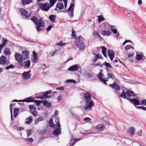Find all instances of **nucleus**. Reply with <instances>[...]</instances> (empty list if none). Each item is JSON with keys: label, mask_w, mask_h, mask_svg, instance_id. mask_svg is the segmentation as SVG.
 I'll list each match as a JSON object with an SVG mask.
<instances>
[{"label": "nucleus", "mask_w": 146, "mask_h": 146, "mask_svg": "<svg viewBox=\"0 0 146 146\" xmlns=\"http://www.w3.org/2000/svg\"><path fill=\"white\" fill-rule=\"evenodd\" d=\"M142 133V131L141 130H139L137 133V135L138 136H141V133Z\"/></svg>", "instance_id": "4d7b16f0"}, {"label": "nucleus", "mask_w": 146, "mask_h": 146, "mask_svg": "<svg viewBox=\"0 0 146 146\" xmlns=\"http://www.w3.org/2000/svg\"><path fill=\"white\" fill-rule=\"evenodd\" d=\"M42 104L44 106L49 108H50L51 107L50 103L47 101H43Z\"/></svg>", "instance_id": "a878e982"}, {"label": "nucleus", "mask_w": 146, "mask_h": 146, "mask_svg": "<svg viewBox=\"0 0 146 146\" xmlns=\"http://www.w3.org/2000/svg\"><path fill=\"white\" fill-rule=\"evenodd\" d=\"M94 54L96 55V56L95 58L94 59V62H96L98 58H101V56L99 57V55L98 54L97 55L95 53H94Z\"/></svg>", "instance_id": "864d4df0"}, {"label": "nucleus", "mask_w": 146, "mask_h": 146, "mask_svg": "<svg viewBox=\"0 0 146 146\" xmlns=\"http://www.w3.org/2000/svg\"><path fill=\"white\" fill-rule=\"evenodd\" d=\"M26 132L27 134V137H29L32 134V130L28 129L26 130Z\"/></svg>", "instance_id": "de8ad7c7"}, {"label": "nucleus", "mask_w": 146, "mask_h": 146, "mask_svg": "<svg viewBox=\"0 0 146 146\" xmlns=\"http://www.w3.org/2000/svg\"><path fill=\"white\" fill-rule=\"evenodd\" d=\"M54 25L53 24L52 25H50L46 29L48 31H49L53 27H54Z\"/></svg>", "instance_id": "603ef678"}, {"label": "nucleus", "mask_w": 146, "mask_h": 146, "mask_svg": "<svg viewBox=\"0 0 146 146\" xmlns=\"http://www.w3.org/2000/svg\"><path fill=\"white\" fill-rule=\"evenodd\" d=\"M135 129L133 127L130 128L129 130H128V133L131 136H133L135 134Z\"/></svg>", "instance_id": "4be33fe9"}, {"label": "nucleus", "mask_w": 146, "mask_h": 146, "mask_svg": "<svg viewBox=\"0 0 146 146\" xmlns=\"http://www.w3.org/2000/svg\"><path fill=\"white\" fill-rule=\"evenodd\" d=\"M50 1V7H51L55 4L56 1V0H49Z\"/></svg>", "instance_id": "a19ab883"}, {"label": "nucleus", "mask_w": 146, "mask_h": 146, "mask_svg": "<svg viewBox=\"0 0 146 146\" xmlns=\"http://www.w3.org/2000/svg\"><path fill=\"white\" fill-rule=\"evenodd\" d=\"M79 45H77V46L80 50L84 49L85 47V45L84 42H81Z\"/></svg>", "instance_id": "b1692460"}, {"label": "nucleus", "mask_w": 146, "mask_h": 146, "mask_svg": "<svg viewBox=\"0 0 146 146\" xmlns=\"http://www.w3.org/2000/svg\"><path fill=\"white\" fill-rule=\"evenodd\" d=\"M66 44V43H63V41H60L59 42L57 43L56 46H64Z\"/></svg>", "instance_id": "49530a36"}, {"label": "nucleus", "mask_w": 146, "mask_h": 146, "mask_svg": "<svg viewBox=\"0 0 146 146\" xmlns=\"http://www.w3.org/2000/svg\"><path fill=\"white\" fill-rule=\"evenodd\" d=\"M17 129L19 131H21L23 130L24 128L22 127H17Z\"/></svg>", "instance_id": "774afa93"}, {"label": "nucleus", "mask_w": 146, "mask_h": 146, "mask_svg": "<svg viewBox=\"0 0 146 146\" xmlns=\"http://www.w3.org/2000/svg\"><path fill=\"white\" fill-rule=\"evenodd\" d=\"M146 100H142L140 101V102L141 103V104L145 105V103H146Z\"/></svg>", "instance_id": "e2e57ef3"}, {"label": "nucleus", "mask_w": 146, "mask_h": 146, "mask_svg": "<svg viewBox=\"0 0 146 146\" xmlns=\"http://www.w3.org/2000/svg\"><path fill=\"white\" fill-rule=\"evenodd\" d=\"M30 70L28 72H24L22 74V76L24 80L29 79L31 77V74H30Z\"/></svg>", "instance_id": "6e6552de"}, {"label": "nucleus", "mask_w": 146, "mask_h": 146, "mask_svg": "<svg viewBox=\"0 0 146 146\" xmlns=\"http://www.w3.org/2000/svg\"><path fill=\"white\" fill-rule=\"evenodd\" d=\"M130 48L134 49V47L130 45H127L125 47V49L126 51H127Z\"/></svg>", "instance_id": "37998d69"}, {"label": "nucleus", "mask_w": 146, "mask_h": 146, "mask_svg": "<svg viewBox=\"0 0 146 146\" xmlns=\"http://www.w3.org/2000/svg\"><path fill=\"white\" fill-rule=\"evenodd\" d=\"M22 56L23 57H23L24 60H27L28 57L29 51L25 50H23L22 51Z\"/></svg>", "instance_id": "9b49d317"}, {"label": "nucleus", "mask_w": 146, "mask_h": 146, "mask_svg": "<svg viewBox=\"0 0 146 146\" xmlns=\"http://www.w3.org/2000/svg\"><path fill=\"white\" fill-rule=\"evenodd\" d=\"M107 81V80H104V79H103L102 80H101V81H102V82L104 83V84L106 85H107V83L106 82V81Z\"/></svg>", "instance_id": "69168bd1"}, {"label": "nucleus", "mask_w": 146, "mask_h": 146, "mask_svg": "<svg viewBox=\"0 0 146 146\" xmlns=\"http://www.w3.org/2000/svg\"><path fill=\"white\" fill-rule=\"evenodd\" d=\"M108 53L109 57H114V53L113 50H109L108 51Z\"/></svg>", "instance_id": "cd10ccee"}, {"label": "nucleus", "mask_w": 146, "mask_h": 146, "mask_svg": "<svg viewBox=\"0 0 146 146\" xmlns=\"http://www.w3.org/2000/svg\"><path fill=\"white\" fill-rule=\"evenodd\" d=\"M84 100L86 104L84 107L85 110H87L88 108H91L94 105V103L91 100L90 93L88 92L84 93L83 94Z\"/></svg>", "instance_id": "f257e3e1"}, {"label": "nucleus", "mask_w": 146, "mask_h": 146, "mask_svg": "<svg viewBox=\"0 0 146 146\" xmlns=\"http://www.w3.org/2000/svg\"><path fill=\"white\" fill-rule=\"evenodd\" d=\"M33 102H35L36 104V106H38L40 105L42 102V101L39 100H34Z\"/></svg>", "instance_id": "8fccbe9b"}, {"label": "nucleus", "mask_w": 146, "mask_h": 146, "mask_svg": "<svg viewBox=\"0 0 146 146\" xmlns=\"http://www.w3.org/2000/svg\"><path fill=\"white\" fill-rule=\"evenodd\" d=\"M80 140V138H75L74 139H72L70 141V142L73 145L75 144L76 142Z\"/></svg>", "instance_id": "473e14b6"}, {"label": "nucleus", "mask_w": 146, "mask_h": 146, "mask_svg": "<svg viewBox=\"0 0 146 146\" xmlns=\"http://www.w3.org/2000/svg\"><path fill=\"white\" fill-rule=\"evenodd\" d=\"M111 29L113 33L115 34H116L117 33V30L115 28V27L114 26H111Z\"/></svg>", "instance_id": "ea45409f"}, {"label": "nucleus", "mask_w": 146, "mask_h": 146, "mask_svg": "<svg viewBox=\"0 0 146 146\" xmlns=\"http://www.w3.org/2000/svg\"><path fill=\"white\" fill-rule=\"evenodd\" d=\"M78 68L79 67L77 65H75L70 67L68 68V70L70 71H76L78 70Z\"/></svg>", "instance_id": "ddd939ff"}, {"label": "nucleus", "mask_w": 146, "mask_h": 146, "mask_svg": "<svg viewBox=\"0 0 146 146\" xmlns=\"http://www.w3.org/2000/svg\"><path fill=\"white\" fill-rule=\"evenodd\" d=\"M32 0H22L21 2L23 5H27L32 2Z\"/></svg>", "instance_id": "bb28decb"}, {"label": "nucleus", "mask_w": 146, "mask_h": 146, "mask_svg": "<svg viewBox=\"0 0 146 146\" xmlns=\"http://www.w3.org/2000/svg\"><path fill=\"white\" fill-rule=\"evenodd\" d=\"M49 126L50 127H53L54 129L56 128V125L54 124L52 118H51L49 120Z\"/></svg>", "instance_id": "5701e85b"}, {"label": "nucleus", "mask_w": 146, "mask_h": 146, "mask_svg": "<svg viewBox=\"0 0 146 146\" xmlns=\"http://www.w3.org/2000/svg\"><path fill=\"white\" fill-rule=\"evenodd\" d=\"M109 85L111 87L117 90H119L120 89V87L116 83H113V84H110Z\"/></svg>", "instance_id": "a211bd4d"}, {"label": "nucleus", "mask_w": 146, "mask_h": 146, "mask_svg": "<svg viewBox=\"0 0 146 146\" xmlns=\"http://www.w3.org/2000/svg\"><path fill=\"white\" fill-rule=\"evenodd\" d=\"M20 11L21 13V15H23L25 16L26 17H29L30 16V14H29L28 15V12L25 9L23 8H21L20 9Z\"/></svg>", "instance_id": "dca6fc26"}, {"label": "nucleus", "mask_w": 146, "mask_h": 146, "mask_svg": "<svg viewBox=\"0 0 146 146\" xmlns=\"http://www.w3.org/2000/svg\"><path fill=\"white\" fill-rule=\"evenodd\" d=\"M58 122L56 123V129L54 130L52 132L53 134L56 137H58L61 132L60 125V123L59 118L58 117L57 119Z\"/></svg>", "instance_id": "20e7f679"}, {"label": "nucleus", "mask_w": 146, "mask_h": 146, "mask_svg": "<svg viewBox=\"0 0 146 146\" xmlns=\"http://www.w3.org/2000/svg\"><path fill=\"white\" fill-rule=\"evenodd\" d=\"M48 18L49 20L52 23L56 22V16L55 15H51L49 16Z\"/></svg>", "instance_id": "aec40b11"}, {"label": "nucleus", "mask_w": 146, "mask_h": 146, "mask_svg": "<svg viewBox=\"0 0 146 146\" xmlns=\"http://www.w3.org/2000/svg\"><path fill=\"white\" fill-rule=\"evenodd\" d=\"M56 7H58L59 10H62L64 8V5L62 3L59 2L57 3Z\"/></svg>", "instance_id": "c756f323"}, {"label": "nucleus", "mask_w": 146, "mask_h": 146, "mask_svg": "<svg viewBox=\"0 0 146 146\" xmlns=\"http://www.w3.org/2000/svg\"><path fill=\"white\" fill-rule=\"evenodd\" d=\"M73 12L74 11L73 10L71 11H69L68 15L70 17H73L74 16Z\"/></svg>", "instance_id": "5fc2aeb1"}, {"label": "nucleus", "mask_w": 146, "mask_h": 146, "mask_svg": "<svg viewBox=\"0 0 146 146\" xmlns=\"http://www.w3.org/2000/svg\"><path fill=\"white\" fill-rule=\"evenodd\" d=\"M84 38L81 36H79L77 37L75 40V43L76 45H79L81 42H84Z\"/></svg>", "instance_id": "1a4fd4ad"}, {"label": "nucleus", "mask_w": 146, "mask_h": 146, "mask_svg": "<svg viewBox=\"0 0 146 146\" xmlns=\"http://www.w3.org/2000/svg\"><path fill=\"white\" fill-rule=\"evenodd\" d=\"M66 82H71V83H76V81L73 80L72 79H68L66 80Z\"/></svg>", "instance_id": "6e6d98bb"}, {"label": "nucleus", "mask_w": 146, "mask_h": 146, "mask_svg": "<svg viewBox=\"0 0 146 146\" xmlns=\"http://www.w3.org/2000/svg\"><path fill=\"white\" fill-rule=\"evenodd\" d=\"M103 65H105L106 67H109L110 68H112V67L111 66L110 64L105 62L103 64Z\"/></svg>", "instance_id": "3c124183"}, {"label": "nucleus", "mask_w": 146, "mask_h": 146, "mask_svg": "<svg viewBox=\"0 0 146 146\" xmlns=\"http://www.w3.org/2000/svg\"><path fill=\"white\" fill-rule=\"evenodd\" d=\"M104 125L102 124H99L96 126V128L100 131H102L104 129Z\"/></svg>", "instance_id": "72a5a7b5"}, {"label": "nucleus", "mask_w": 146, "mask_h": 146, "mask_svg": "<svg viewBox=\"0 0 146 146\" xmlns=\"http://www.w3.org/2000/svg\"><path fill=\"white\" fill-rule=\"evenodd\" d=\"M14 57L15 60L17 62H19L21 65H22L21 62L24 60L23 57L21 54L15 52L14 55Z\"/></svg>", "instance_id": "423d86ee"}, {"label": "nucleus", "mask_w": 146, "mask_h": 146, "mask_svg": "<svg viewBox=\"0 0 146 146\" xmlns=\"http://www.w3.org/2000/svg\"><path fill=\"white\" fill-rule=\"evenodd\" d=\"M31 20L37 26L36 28L38 32L42 30L40 28L44 27V23L41 18L38 20L37 17L34 16L31 18Z\"/></svg>", "instance_id": "f03ea898"}, {"label": "nucleus", "mask_w": 146, "mask_h": 146, "mask_svg": "<svg viewBox=\"0 0 146 146\" xmlns=\"http://www.w3.org/2000/svg\"><path fill=\"white\" fill-rule=\"evenodd\" d=\"M135 96L133 91L127 90L125 93L124 90H123V92L120 96V97L123 98H126L129 101V97L131 96Z\"/></svg>", "instance_id": "7ed1b4c3"}, {"label": "nucleus", "mask_w": 146, "mask_h": 146, "mask_svg": "<svg viewBox=\"0 0 146 146\" xmlns=\"http://www.w3.org/2000/svg\"><path fill=\"white\" fill-rule=\"evenodd\" d=\"M84 120L85 121H89L91 120V119L88 117H86L84 118Z\"/></svg>", "instance_id": "680f3d73"}, {"label": "nucleus", "mask_w": 146, "mask_h": 146, "mask_svg": "<svg viewBox=\"0 0 146 146\" xmlns=\"http://www.w3.org/2000/svg\"><path fill=\"white\" fill-rule=\"evenodd\" d=\"M108 76L107 79L112 78L113 75L111 73H108Z\"/></svg>", "instance_id": "052dcab7"}, {"label": "nucleus", "mask_w": 146, "mask_h": 146, "mask_svg": "<svg viewBox=\"0 0 146 146\" xmlns=\"http://www.w3.org/2000/svg\"><path fill=\"white\" fill-rule=\"evenodd\" d=\"M15 68L13 64H10L9 66H7L5 68L6 70H8L10 69L14 68Z\"/></svg>", "instance_id": "a18cd8bd"}, {"label": "nucleus", "mask_w": 146, "mask_h": 146, "mask_svg": "<svg viewBox=\"0 0 146 146\" xmlns=\"http://www.w3.org/2000/svg\"><path fill=\"white\" fill-rule=\"evenodd\" d=\"M40 8L42 10L46 11H48L49 8L48 4H42Z\"/></svg>", "instance_id": "f8f14e48"}, {"label": "nucleus", "mask_w": 146, "mask_h": 146, "mask_svg": "<svg viewBox=\"0 0 146 146\" xmlns=\"http://www.w3.org/2000/svg\"><path fill=\"white\" fill-rule=\"evenodd\" d=\"M103 75V74L101 72H100L97 75V76L98 78H99V79L100 81L102 80L103 79V78H102Z\"/></svg>", "instance_id": "79ce46f5"}, {"label": "nucleus", "mask_w": 146, "mask_h": 146, "mask_svg": "<svg viewBox=\"0 0 146 146\" xmlns=\"http://www.w3.org/2000/svg\"><path fill=\"white\" fill-rule=\"evenodd\" d=\"M10 110L11 114V122H12V123H13V114H12V108L11 107V104H10Z\"/></svg>", "instance_id": "58836bf2"}, {"label": "nucleus", "mask_w": 146, "mask_h": 146, "mask_svg": "<svg viewBox=\"0 0 146 146\" xmlns=\"http://www.w3.org/2000/svg\"><path fill=\"white\" fill-rule=\"evenodd\" d=\"M4 54L6 55H10L11 54V52L9 48H6L4 50Z\"/></svg>", "instance_id": "2f4dec72"}, {"label": "nucleus", "mask_w": 146, "mask_h": 146, "mask_svg": "<svg viewBox=\"0 0 146 146\" xmlns=\"http://www.w3.org/2000/svg\"><path fill=\"white\" fill-rule=\"evenodd\" d=\"M33 57L31 59V61L32 62L36 63L38 62V56L36 52L34 51L33 52Z\"/></svg>", "instance_id": "9d476101"}, {"label": "nucleus", "mask_w": 146, "mask_h": 146, "mask_svg": "<svg viewBox=\"0 0 146 146\" xmlns=\"http://www.w3.org/2000/svg\"><path fill=\"white\" fill-rule=\"evenodd\" d=\"M135 58L136 60H142V54H140L137 53V55L135 56Z\"/></svg>", "instance_id": "f704fd0d"}, {"label": "nucleus", "mask_w": 146, "mask_h": 146, "mask_svg": "<svg viewBox=\"0 0 146 146\" xmlns=\"http://www.w3.org/2000/svg\"><path fill=\"white\" fill-rule=\"evenodd\" d=\"M111 33V31L110 29L108 30L107 31L105 30L101 31L100 32L101 35L106 36L109 35Z\"/></svg>", "instance_id": "2eb2a0df"}, {"label": "nucleus", "mask_w": 146, "mask_h": 146, "mask_svg": "<svg viewBox=\"0 0 146 146\" xmlns=\"http://www.w3.org/2000/svg\"><path fill=\"white\" fill-rule=\"evenodd\" d=\"M2 41V43L1 44H0V51H1V49L3 47L5 46L8 41L7 39L5 38H3Z\"/></svg>", "instance_id": "f3484780"}, {"label": "nucleus", "mask_w": 146, "mask_h": 146, "mask_svg": "<svg viewBox=\"0 0 146 146\" xmlns=\"http://www.w3.org/2000/svg\"><path fill=\"white\" fill-rule=\"evenodd\" d=\"M85 77L88 79H92L93 77V76L92 74L89 72L86 73L85 74Z\"/></svg>", "instance_id": "7c9ffc66"}, {"label": "nucleus", "mask_w": 146, "mask_h": 146, "mask_svg": "<svg viewBox=\"0 0 146 146\" xmlns=\"http://www.w3.org/2000/svg\"><path fill=\"white\" fill-rule=\"evenodd\" d=\"M30 61L29 60H28L24 61L23 63H22V65L23 66L29 68L30 66Z\"/></svg>", "instance_id": "412c9836"}, {"label": "nucleus", "mask_w": 146, "mask_h": 146, "mask_svg": "<svg viewBox=\"0 0 146 146\" xmlns=\"http://www.w3.org/2000/svg\"><path fill=\"white\" fill-rule=\"evenodd\" d=\"M101 47L102 48V53L105 57H107V55L106 53L107 49L104 46H102Z\"/></svg>", "instance_id": "c85d7f7f"}, {"label": "nucleus", "mask_w": 146, "mask_h": 146, "mask_svg": "<svg viewBox=\"0 0 146 146\" xmlns=\"http://www.w3.org/2000/svg\"><path fill=\"white\" fill-rule=\"evenodd\" d=\"M25 123L26 124H30L33 121V118L31 116H30L29 117L26 119Z\"/></svg>", "instance_id": "393cba45"}, {"label": "nucleus", "mask_w": 146, "mask_h": 146, "mask_svg": "<svg viewBox=\"0 0 146 146\" xmlns=\"http://www.w3.org/2000/svg\"><path fill=\"white\" fill-rule=\"evenodd\" d=\"M32 115L35 116H36L37 115V113L36 110L31 111Z\"/></svg>", "instance_id": "bf43d9fd"}, {"label": "nucleus", "mask_w": 146, "mask_h": 146, "mask_svg": "<svg viewBox=\"0 0 146 146\" xmlns=\"http://www.w3.org/2000/svg\"><path fill=\"white\" fill-rule=\"evenodd\" d=\"M94 65L96 66H98L100 67H102L103 65H101L100 62H98L96 64H94Z\"/></svg>", "instance_id": "0e129e2a"}, {"label": "nucleus", "mask_w": 146, "mask_h": 146, "mask_svg": "<svg viewBox=\"0 0 146 146\" xmlns=\"http://www.w3.org/2000/svg\"><path fill=\"white\" fill-rule=\"evenodd\" d=\"M129 101L133 104L135 107L136 105H140L139 101L137 99H129Z\"/></svg>", "instance_id": "4468645a"}, {"label": "nucleus", "mask_w": 146, "mask_h": 146, "mask_svg": "<svg viewBox=\"0 0 146 146\" xmlns=\"http://www.w3.org/2000/svg\"><path fill=\"white\" fill-rule=\"evenodd\" d=\"M29 107L31 111L36 110V108L35 107L34 105H29Z\"/></svg>", "instance_id": "e433bc0d"}, {"label": "nucleus", "mask_w": 146, "mask_h": 146, "mask_svg": "<svg viewBox=\"0 0 146 146\" xmlns=\"http://www.w3.org/2000/svg\"><path fill=\"white\" fill-rule=\"evenodd\" d=\"M56 89V90H64V88L62 86H61L60 87H57Z\"/></svg>", "instance_id": "13d9d810"}, {"label": "nucleus", "mask_w": 146, "mask_h": 146, "mask_svg": "<svg viewBox=\"0 0 146 146\" xmlns=\"http://www.w3.org/2000/svg\"><path fill=\"white\" fill-rule=\"evenodd\" d=\"M9 63V61H7V57L5 56L2 55L0 57V65H3L5 66L8 65Z\"/></svg>", "instance_id": "39448f33"}, {"label": "nucleus", "mask_w": 146, "mask_h": 146, "mask_svg": "<svg viewBox=\"0 0 146 146\" xmlns=\"http://www.w3.org/2000/svg\"><path fill=\"white\" fill-rule=\"evenodd\" d=\"M24 140L28 143H31L33 141V139L32 138L27 139H24Z\"/></svg>", "instance_id": "09e8293b"}, {"label": "nucleus", "mask_w": 146, "mask_h": 146, "mask_svg": "<svg viewBox=\"0 0 146 146\" xmlns=\"http://www.w3.org/2000/svg\"><path fill=\"white\" fill-rule=\"evenodd\" d=\"M19 109L17 108H15L14 110L13 113L14 114V116L15 118H16L18 114V111Z\"/></svg>", "instance_id": "c9c22d12"}, {"label": "nucleus", "mask_w": 146, "mask_h": 146, "mask_svg": "<svg viewBox=\"0 0 146 146\" xmlns=\"http://www.w3.org/2000/svg\"><path fill=\"white\" fill-rule=\"evenodd\" d=\"M74 5L73 3L71 4L68 9L67 10V12L68 11H71L73 10L74 11Z\"/></svg>", "instance_id": "4c0bfd02"}, {"label": "nucleus", "mask_w": 146, "mask_h": 146, "mask_svg": "<svg viewBox=\"0 0 146 146\" xmlns=\"http://www.w3.org/2000/svg\"><path fill=\"white\" fill-rule=\"evenodd\" d=\"M34 101V99L32 97H30L25 98L22 100V102H33Z\"/></svg>", "instance_id": "6ab92c4d"}, {"label": "nucleus", "mask_w": 146, "mask_h": 146, "mask_svg": "<svg viewBox=\"0 0 146 146\" xmlns=\"http://www.w3.org/2000/svg\"><path fill=\"white\" fill-rule=\"evenodd\" d=\"M62 98V96L61 95H59L57 99L58 101H60L61 100Z\"/></svg>", "instance_id": "338daca9"}, {"label": "nucleus", "mask_w": 146, "mask_h": 146, "mask_svg": "<svg viewBox=\"0 0 146 146\" xmlns=\"http://www.w3.org/2000/svg\"><path fill=\"white\" fill-rule=\"evenodd\" d=\"M98 21L99 23H101L102 21H104L105 19L104 18L102 17L101 16H98Z\"/></svg>", "instance_id": "c03bdc74"}, {"label": "nucleus", "mask_w": 146, "mask_h": 146, "mask_svg": "<svg viewBox=\"0 0 146 146\" xmlns=\"http://www.w3.org/2000/svg\"><path fill=\"white\" fill-rule=\"evenodd\" d=\"M52 92V90H50L45 92H42V96H38L37 98L38 99H42L44 98H49L50 97V96H47V95L51 93Z\"/></svg>", "instance_id": "0eeeda50"}]
</instances>
